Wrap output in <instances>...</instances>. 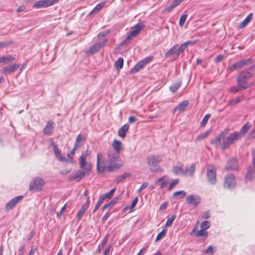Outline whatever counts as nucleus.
Listing matches in <instances>:
<instances>
[{"label":"nucleus","instance_id":"31","mask_svg":"<svg viewBox=\"0 0 255 255\" xmlns=\"http://www.w3.org/2000/svg\"><path fill=\"white\" fill-rule=\"evenodd\" d=\"M122 143L121 141L115 139L113 141L112 146L116 152L120 153L122 149Z\"/></svg>","mask_w":255,"mask_h":255},{"label":"nucleus","instance_id":"24","mask_svg":"<svg viewBox=\"0 0 255 255\" xmlns=\"http://www.w3.org/2000/svg\"><path fill=\"white\" fill-rule=\"evenodd\" d=\"M189 102L188 101H184L180 103L173 110L174 113L176 111L179 112H182L185 110L186 108L188 106Z\"/></svg>","mask_w":255,"mask_h":255},{"label":"nucleus","instance_id":"51","mask_svg":"<svg viewBox=\"0 0 255 255\" xmlns=\"http://www.w3.org/2000/svg\"><path fill=\"white\" fill-rule=\"evenodd\" d=\"M187 48L186 45H185V43H183L181 44L178 48H177V53L180 54L181 53L183 52L185 49Z\"/></svg>","mask_w":255,"mask_h":255},{"label":"nucleus","instance_id":"62","mask_svg":"<svg viewBox=\"0 0 255 255\" xmlns=\"http://www.w3.org/2000/svg\"><path fill=\"white\" fill-rule=\"evenodd\" d=\"M66 208V204H65L64 205V206L62 208V209H61L60 211L59 212H58L57 214V217L59 218L60 217H61L62 215V214L63 213V212L65 211V209Z\"/></svg>","mask_w":255,"mask_h":255},{"label":"nucleus","instance_id":"26","mask_svg":"<svg viewBox=\"0 0 255 255\" xmlns=\"http://www.w3.org/2000/svg\"><path fill=\"white\" fill-rule=\"evenodd\" d=\"M253 17V14L252 13H250L246 18L245 19L242 21L239 25V27L240 28H243L245 27L246 26V25L251 22L252 18Z\"/></svg>","mask_w":255,"mask_h":255},{"label":"nucleus","instance_id":"54","mask_svg":"<svg viewBox=\"0 0 255 255\" xmlns=\"http://www.w3.org/2000/svg\"><path fill=\"white\" fill-rule=\"evenodd\" d=\"M187 15L186 14H182L181 16L180 19H179V24L180 26H182L184 24V23L186 21V19L187 18Z\"/></svg>","mask_w":255,"mask_h":255},{"label":"nucleus","instance_id":"3","mask_svg":"<svg viewBox=\"0 0 255 255\" xmlns=\"http://www.w3.org/2000/svg\"><path fill=\"white\" fill-rule=\"evenodd\" d=\"M91 164H87L86 167L81 168L82 170H77L71 173L69 176L70 181H80L86 174H89L91 171Z\"/></svg>","mask_w":255,"mask_h":255},{"label":"nucleus","instance_id":"7","mask_svg":"<svg viewBox=\"0 0 255 255\" xmlns=\"http://www.w3.org/2000/svg\"><path fill=\"white\" fill-rule=\"evenodd\" d=\"M44 184L45 182L42 178L40 177H36L30 182L29 186V189L30 191L40 190Z\"/></svg>","mask_w":255,"mask_h":255},{"label":"nucleus","instance_id":"53","mask_svg":"<svg viewBox=\"0 0 255 255\" xmlns=\"http://www.w3.org/2000/svg\"><path fill=\"white\" fill-rule=\"evenodd\" d=\"M210 227V222L208 221H205L201 223V228L203 230H207Z\"/></svg>","mask_w":255,"mask_h":255},{"label":"nucleus","instance_id":"39","mask_svg":"<svg viewBox=\"0 0 255 255\" xmlns=\"http://www.w3.org/2000/svg\"><path fill=\"white\" fill-rule=\"evenodd\" d=\"M124 64V59L122 57H120L115 63V67L118 69L120 70L122 69L123 67Z\"/></svg>","mask_w":255,"mask_h":255},{"label":"nucleus","instance_id":"5","mask_svg":"<svg viewBox=\"0 0 255 255\" xmlns=\"http://www.w3.org/2000/svg\"><path fill=\"white\" fill-rule=\"evenodd\" d=\"M160 156L155 155H149L147 157V164L151 171H157L158 170V165L161 161Z\"/></svg>","mask_w":255,"mask_h":255},{"label":"nucleus","instance_id":"6","mask_svg":"<svg viewBox=\"0 0 255 255\" xmlns=\"http://www.w3.org/2000/svg\"><path fill=\"white\" fill-rule=\"evenodd\" d=\"M108 41V39L104 38L102 40L96 42L86 51V53L88 55H92L97 53L101 48L105 46Z\"/></svg>","mask_w":255,"mask_h":255},{"label":"nucleus","instance_id":"23","mask_svg":"<svg viewBox=\"0 0 255 255\" xmlns=\"http://www.w3.org/2000/svg\"><path fill=\"white\" fill-rule=\"evenodd\" d=\"M128 128L129 125L128 124H125L123 126L118 130L119 136L123 138H125Z\"/></svg>","mask_w":255,"mask_h":255},{"label":"nucleus","instance_id":"58","mask_svg":"<svg viewBox=\"0 0 255 255\" xmlns=\"http://www.w3.org/2000/svg\"><path fill=\"white\" fill-rule=\"evenodd\" d=\"M206 230H203L202 229H201V230L196 234V236L197 237H202V236H207V233L206 232H205L204 231H205Z\"/></svg>","mask_w":255,"mask_h":255},{"label":"nucleus","instance_id":"8","mask_svg":"<svg viewBox=\"0 0 255 255\" xmlns=\"http://www.w3.org/2000/svg\"><path fill=\"white\" fill-rule=\"evenodd\" d=\"M107 170V166L106 165L105 161L103 155L98 153L97 157V171L98 173H101Z\"/></svg>","mask_w":255,"mask_h":255},{"label":"nucleus","instance_id":"9","mask_svg":"<svg viewBox=\"0 0 255 255\" xmlns=\"http://www.w3.org/2000/svg\"><path fill=\"white\" fill-rule=\"evenodd\" d=\"M236 185V178L234 175L230 174L225 177L224 187L226 189H233Z\"/></svg>","mask_w":255,"mask_h":255},{"label":"nucleus","instance_id":"56","mask_svg":"<svg viewBox=\"0 0 255 255\" xmlns=\"http://www.w3.org/2000/svg\"><path fill=\"white\" fill-rule=\"evenodd\" d=\"M105 2H102L101 3H100L98 4L94 8V9L97 10V11L98 12L105 5Z\"/></svg>","mask_w":255,"mask_h":255},{"label":"nucleus","instance_id":"60","mask_svg":"<svg viewBox=\"0 0 255 255\" xmlns=\"http://www.w3.org/2000/svg\"><path fill=\"white\" fill-rule=\"evenodd\" d=\"M111 214V212H107L105 214V215L102 217V221L103 222H105L110 216Z\"/></svg>","mask_w":255,"mask_h":255},{"label":"nucleus","instance_id":"61","mask_svg":"<svg viewBox=\"0 0 255 255\" xmlns=\"http://www.w3.org/2000/svg\"><path fill=\"white\" fill-rule=\"evenodd\" d=\"M10 42L7 41L0 42V48H3L8 45Z\"/></svg>","mask_w":255,"mask_h":255},{"label":"nucleus","instance_id":"25","mask_svg":"<svg viewBox=\"0 0 255 255\" xmlns=\"http://www.w3.org/2000/svg\"><path fill=\"white\" fill-rule=\"evenodd\" d=\"M139 33L138 31L136 30V29H134L133 27L131 29L130 32H128V35L127 38L125 39V41L122 43V44H123L124 43L127 42L131 40L132 38L135 37Z\"/></svg>","mask_w":255,"mask_h":255},{"label":"nucleus","instance_id":"19","mask_svg":"<svg viewBox=\"0 0 255 255\" xmlns=\"http://www.w3.org/2000/svg\"><path fill=\"white\" fill-rule=\"evenodd\" d=\"M90 205L89 198L88 197L87 201L82 205L80 210L77 214V217L79 220H80L85 214L86 210L88 208Z\"/></svg>","mask_w":255,"mask_h":255},{"label":"nucleus","instance_id":"22","mask_svg":"<svg viewBox=\"0 0 255 255\" xmlns=\"http://www.w3.org/2000/svg\"><path fill=\"white\" fill-rule=\"evenodd\" d=\"M246 177L247 179L250 180L255 178V166L252 165L249 166Z\"/></svg>","mask_w":255,"mask_h":255},{"label":"nucleus","instance_id":"35","mask_svg":"<svg viewBox=\"0 0 255 255\" xmlns=\"http://www.w3.org/2000/svg\"><path fill=\"white\" fill-rule=\"evenodd\" d=\"M14 59L15 58L11 55L3 56L0 57V63H5L13 61Z\"/></svg>","mask_w":255,"mask_h":255},{"label":"nucleus","instance_id":"32","mask_svg":"<svg viewBox=\"0 0 255 255\" xmlns=\"http://www.w3.org/2000/svg\"><path fill=\"white\" fill-rule=\"evenodd\" d=\"M172 172L175 175H184V170L182 168V166H174L172 168Z\"/></svg>","mask_w":255,"mask_h":255},{"label":"nucleus","instance_id":"18","mask_svg":"<svg viewBox=\"0 0 255 255\" xmlns=\"http://www.w3.org/2000/svg\"><path fill=\"white\" fill-rule=\"evenodd\" d=\"M238 163L237 158H231L230 159L227 164L226 166V169L228 170H235L238 168Z\"/></svg>","mask_w":255,"mask_h":255},{"label":"nucleus","instance_id":"12","mask_svg":"<svg viewBox=\"0 0 255 255\" xmlns=\"http://www.w3.org/2000/svg\"><path fill=\"white\" fill-rule=\"evenodd\" d=\"M23 198L22 195H19L14 197L8 202H7L5 206V210L8 211L13 208L15 205L21 201Z\"/></svg>","mask_w":255,"mask_h":255},{"label":"nucleus","instance_id":"4","mask_svg":"<svg viewBox=\"0 0 255 255\" xmlns=\"http://www.w3.org/2000/svg\"><path fill=\"white\" fill-rule=\"evenodd\" d=\"M108 155V162L109 164L107 166V171L108 172H112L114 168H118L122 166V164L116 163V161L120 157L119 153L111 151L109 152Z\"/></svg>","mask_w":255,"mask_h":255},{"label":"nucleus","instance_id":"46","mask_svg":"<svg viewBox=\"0 0 255 255\" xmlns=\"http://www.w3.org/2000/svg\"><path fill=\"white\" fill-rule=\"evenodd\" d=\"M104 200H104V198H102L101 196L100 197V198L98 200V201L97 202V203L93 210V213H95L97 210V209L101 206L102 204L103 203Z\"/></svg>","mask_w":255,"mask_h":255},{"label":"nucleus","instance_id":"45","mask_svg":"<svg viewBox=\"0 0 255 255\" xmlns=\"http://www.w3.org/2000/svg\"><path fill=\"white\" fill-rule=\"evenodd\" d=\"M129 175L128 173H125L122 175L118 177L116 180V182L118 184L122 181H123L126 178H127Z\"/></svg>","mask_w":255,"mask_h":255},{"label":"nucleus","instance_id":"47","mask_svg":"<svg viewBox=\"0 0 255 255\" xmlns=\"http://www.w3.org/2000/svg\"><path fill=\"white\" fill-rule=\"evenodd\" d=\"M211 117V115L210 114H208L206 115L203 119L202 120V122L200 123V126L201 127H204L205 125L207 124L208 122L209 118Z\"/></svg>","mask_w":255,"mask_h":255},{"label":"nucleus","instance_id":"21","mask_svg":"<svg viewBox=\"0 0 255 255\" xmlns=\"http://www.w3.org/2000/svg\"><path fill=\"white\" fill-rule=\"evenodd\" d=\"M51 144L53 145V149L54 151V154L56 158L61 161L67 162L68 160L65 157L61 156L60 151H59L58 146L56 144H54L53 141L51 142Z\"/></svg>","mask_w":255,"mask_h":255},{"label":"nucleus","instance_id":"57","mask_svg":"<svg viewBox=\"0 0 255 255\" xmlns=\"http://www.w3.org/2000/svg\"><path fill=\"white\" fill-rule=\"evenodd\" d=\"M178 182H179V180L178 179H174L172 182L170 184V185H169V187H168V190H171L172 188H174V187L177 184H178Z\"/></svg>","mask_w":255,"mask_h":255},{"label":"nucleus","instance_id":"64","mask_svg":"<svg viewBox=\"0 0 255 255\" xmlns=\"http://www.w3.org/2000/svg\"><path fill=\"white\" fill-rule=\"evenodd\" d=\"M253 162L252 165L255 166V149L252 151Z\"/></svg>","mask_w":255,"mask_h":255},{"label":"nucleus","instance_id":"15","mask_svg":"<svg viewBox=\"0 0 255 255\" xmlns=\"http://www.w3.org/2000/svg\"><path fill=\"white\" fill-rule=\"evenodd\" d=\"M91 154V151L86 150V151L82 152L81 156H80L79 166L80 168H83L86 167L87 164H91V163H87L86 158Z\"/></svg>","mask_w":255,"mask_h":255},{"label":"nucleus","instance_id":"29","mask_svg":"<svg viewBox=\"0 0 255 255\" xmlns=\"http://www.w3.org/2000/svg\"><path fill=\"white\" fill-rule=\"evenodd\" d=\"M121 198H122V195H119L117 197H115L109 203L105 204L104 206H103L102 210H104L109 207L114 206L118 202V201L120 199H121Z\"/></svg>","mask_w":255,"mask_h":255},{"label":"nucleus","instance_id":"63","mask_svg":"<svg viewBox=\"0 0 255 255\" xmlns=\"http://www.w3.org/2000/svg\"><path fill=\"white\" fill-rule=\"evenodd\" d=\"M248 137L250 138H253L255 137V129H253L252 131L248 135Z\"/></svg>","mask_w":255,"mask_h":255},{"label":"nucleus","instance_id":"10","mask_svg":"<svg viewBox=\"0 0 255 255\" xmlns=\"http://www.w3.org/2000/svg\"><path fill=\"white\" fill-rule=\"evenodd\" d=\"M58 2V0H41L37 1L34 5L35 8H46L54 5Z\"/></svg>","mask_w":255,"mask_h":255},{"label":"nucleus","instance_id":"13","mask_svg":"<svg viewBox=\"0 0 255 255\" xmlns=\"http://www.w3.org/2000/svg\"><path fill=\"white\" fill-rule=\"evenodd\" d=\"M200 197L197 195H191L187 197L186 202L188 204L197 206L200 202Z\"/></svg>","mask_w":255,"mask_h":255},{"label":"nucleus","instance_id":"43","mask_svg":"<svg viewBox=\"0 0 255 255\" xmlns=\"http://www.w3.org/2000/svg\"><path fill=\"white\" fill-rule=\"evenodd\" d=\"M167 233V229L164 228L157 236L155 241H158L164 238Z\"/></svg>","mask_w":255,"mask_h":255},{"label":"nucleus","instance_id":"38","mask_svg":"<svg viewBox=\"0 0 255 255\" xmlns=\"http://www.w3.org/2000/svg\"><path fill=\"white\" fill-rule=\"evenodd\" d=\"M244 97L243 96H241L239 97H237L235 99H231L229 102V104L231 106L234 105L238 104L241 101L243 100Z\"/></svg>","mask_w":255,"mask_h":255},{"label":"nucleus","instance_id":"27","mask_svg":"<svg viewBox=\"0 0 255 255\" xmlns=\"http://www.w3.org/2000/svg\"><path fill=\"white\" fill-rule=\"evenodd\" d=\"M195 164L193 163L190 166H187L184 170V175L192 176L195 170Z\"/></svg>","mask_w":255,"mask_h":255},{"label":"nucleus","instance_id":"11","mask_svg":"<svg viewBox=\"0 0 255 255\" xmlns=\"http://www.w3.org/2000/svg\"><path fill=\"white\" fill-rule=\"evenodd\" d=\"M207 177L209 182L213 185L216 182V170L213 165H209L207 169Z\"/></svg>","mask_w":255,"mask_h":255},{"label":"nucleus","instance_id":"50","mask_svg":"<svg viewBox=\"0 0 255 255\" xmlns=\"http://www.w3.org/2000/svg\"><path fill=\"white\" fill-rule=\"evenodd\" d=\"M252 61V60L251 59H243L240 61L242 67H244L245 66L248 65L250 64Z\"/></svg>","mask_w":255,"mask_h":255},{"label":"nucleus","instance_id":"48","mask_svg":"<svg viewBox=\"0 0 255 255\" xmlns=\"http://www.w3.org/2000/svg\"><path fill=\"white\" fill-rule=\"evenodd\" d=\"M176 217V215L174 214L172 216H171L170 218H169L166 222L165 226L166 227H169L170 226H171L172 224L173 221L175 220Z\"/></svg>","mask_w":255,"mask_h":255},{"label":"nucleus","instance_id":"30","mask_svg":"<svg viewBox=\"0 0 255 255\" xmlns=\"http://www.w3.org/2000/svg\"><path fill=\"white\" fill-rule=\"evenodd\" d=\"M168 182H169V180H168L167 176H162V177H160V178H159L156 182V184L160 183H161L160 188L161 189H163L166 186V185L168 184Z\"/></svg>","mask_w":255,"mask_h":255},{"label":"nucleus","instance_id":"40","mask_svg":"<svg viewBox=\"0 0 255 255\" xmlns=\"http://www.w3.org/2000/svg\"><path fill=\"white\" fill-rule=\"evenodd\" d=\"M186 194V192L184 191H179L173 193L172 195L173 198H176L178 197L179 199L184 198Z\"/></svg>","mask_w":255,"mask_h":255},{"label":"nucleus","instance_id":"59","mask_svg":"<svg viewBox=\"0 0 255 255\" xmlns=\"http://www.w3.org/2000/svg\"><path fill=\"white\" fill-rule=\"evenodd\" d=\"M215 251L214 250V248L211 246H209L205 251V254L213 253Z\"/></svg>","mask_w":255,"mask_h":255},{"label":"nucleus","instance_id":"20","mask_svg":"<svg viewBox=\"0 0 255 255\" xmlns=\"http://www.w3.org/2000/svg\"><path fill=\"white\" fill-rule=\"evenodd\" d=\"M53 123L50 121L47 122L43 130V134L47 136L51 135L53 133Z\"/></svg>","mask_w":255,"mask_h":255},{"label":"nucleus","instance_id":"34","mask_svg":"<svg viewBox=\"0 0 255 255\" xmlns=\"http://www.w3.org/2000/svg\"><path fill=\"white\" fill-rule=\"evenodd\" d=\"M85 141V138L81 134H79L77 135L74 145L76 146L80 147L81 146Z\"/></svg>","mask_w":255,"mask_h":255},{"label":"nucleus","instance_id":"36","mask_svg":"<svg viewBox=\"0 0 255 255\" xmlns=\"http://www.w3.org/2000/svg\"><path fill=\"white\" fill-rule=\"evenodd\" d=\"M246 90L245 89H243L240 85H238L237 86H235L231 87L228 90L229 93H236L242 90Z\"/></svg>","mask_w":255,"mask_h":255},{"label":"nucleus","instance_id":"33","mask_svg":"<svg viewBox=\"0 0 255 255\" xmlns=\"http://www.w3.org/2000/svg\"><path fill=\"white\" fill-rule=\"evenodd\" d=\"M144 65L143 64V63L141 62V61H140L139 62H138L130 70V73L133 74L137 72H138L140 69H141Z\"/></svg>","mask_w":255,"mask_h":255},{"label":"nucleus","instance_id":"44","mask_svg":"<svg viewBox=\"0 0 255 255\" xmlns=\"http://www.w3.org/2000/svg\"><path fill=\"white\" fill-rule=\"evenodd\" d=\"M251 127V125L249 123H246L241 128L240 130V134H245L246 133Z\"/></svg>","mask_w":255,"mask_h":255},{"label":"nucleus","instance_id":"16","mask_svg":"<svg viewBox=\"0 0 255 255\" xmlns=\"http://www.w3.org/2000/svg\"><path fill=\"white\" fill-rule=\"evenodd\" d=\"M91 154V151L86 150V151L82 152L81 156H80L79 166L80 168H83L86 167L87 164H91V163H87L86 158Z\"/></svg>","mask_w":255,"mask_h":255},{"label":"nucleus","instance_id":"49","mask_svg":"<svg viewBox=\"0 0 255 255\" xmlns=\"http://www.w3.org/2000/svg\"><path fill=\"white\" fill-rule=\"evenodd\" d=\"M209 133H210V132L209 131H206L205 132L199 134L197 136L196 139L197 140H201L204 139L205 138L207 137V136L209 135Z\"/></svg>","mask_w":255,"mask_h":255},{"label":"nucleus","instance_id":"41","mask_svg":"<svg viewBox=\"0 0 255 255\" xmlns=\"http://www.w3.org/2000/svg\"><path fill=\"white\" fill-rule=\"evenodd\" d=\"M116 190V188H114L112 189H111L108 193H106L102 196H101L102 198H104V200L106 199H110L113 196L114 193Z\"/></svg>","mask_w":255,"mask_h":255},{"label":"nucleus","instance_id":"37","mask_svg":"<svg viewBox=\"0 0 255 255\" xmlns=\"http://www.w3.org/2000/svg\"><path fill=\"white\" fill-rule=\"evenodd\" d=\"M242 67L241 66V63L240 61L236 62L233 65L228 67V70L230 71V72H232L237 69H239L241 68Z\"/></svg>","mask_w":255,"mask_h":255},{"label":"nucleus","instance_id":"14","mask_svg":"<svg viewBox=\"0 0 255 255\" xmlns=\"http://www.w3.org/2000/svg\"><path fill=\"white\" fill-rule=\"evenodd\" d=\"M19 67V65L16 64L12 65L6 66L3 67L0 70V72L4 75L10 74L17 70Z\"/></svg>","mask_w":255,"mask_h":255},{"label":"nucleus","instance_id":"1","mask_svg":"<svg viewBox=\"0 0 255 255\" xmlns=\"http://www.w3.org/2000/svg\"><path fill=\"white\" fill-rule=\"evenodd\" d=\"M229 132V129L226 128L221 132L218 136L211 141V144L214 145L216 147H217L219 144L221 143V140H223L221 145V148L222 150H225L233 144L235 140L238 139L240 137V134L237 131H235L230 134L229 136L225 139Z\"/></svg>","mask_w":255,"mask_h":255},{"label":"nucleus","instance_id":"2","mask_svg":"<svg viewBox=\"0 0 255 255\" xmlns=\"http://www.w3.org/2000/svg\"><path fill=\"white\" fill-rule=\"evenodd\" d=\"M255 70V66H252L240 73L237 78L238 85L242 86L243 89H247L251 87V85L247 83V81L252 77L253 72Z\"/></svg>","mask_w":255,"mask_h":255},{"label":"nucleus","instance_id":"17","mask_svg":"<svg viewBox=\"0 0 255 255\" xmlns=\"http://www.w3.org/2000/svg\"><path fill=\"white\" fill-rule=\"evenodd\" d=\"M178 46V44L174 45L172 47H171L165 54L164 58H167L169 57H172L174 59H177L179 56V54H177V48Z\"/></svg>","mask_w":255,"mask_h":255},{"label":"nucleus","instance_id":"52","mask_svg":"<svg viewBox=\"0 0 255 255\" xmlns=\"http://www.w3.org/2000/svg\"><path fill=\"white\" fill-rule=\"evenodd\" d=\"M153 59V56H148L144 59L141 60V62L143 63V64L145 66L150 62H151L152 59Z\"/></svg>","mask_w":255,"mask_h":255},{"label":"nucleus","instance_id":"42","mask_svg":"<svg viewBox=\"0 0 255 255\" xmlns=\"http://www.w3.org/2000/svg\"><path fill=\"white\" fill-rule=\"evenodd\" d=\"M181 86V82H177L174 83L169 87V89L170 91L173 93H175L177 92L178 89Z\"/></svg>","mask_w":255,"mask_h":255},{"label":"nucleus","instance_id":"55","mask_svg":"<svg viewBox=\"0 0 255 255\" xmlns=\"http://www.w3.org/2000/svg\"><path fill=\"white\" fill-rule=\"evenodd\" d=\"M144 27V24L143 23H138L136 24L134 26H133V28L136 29V30H137V31H138L139 33Z\"/></svg>","mask_w":255,"mask_h":255},{"label":"nucleus","instance_id":"28","mask_svg":"<svg viewBox=\"0 0 255 255\" xmlns=\"http://www.w3.org/2000/svg\"><path fill=\"white\" fill-rule=\"evenodd\" d=\"M182 1H183V0H174L172 3L165 9L164 11L167 13L170 12L174 8L179 5Z\"/></svg>","mask_w":255,"mask_h":255}]
</instances>
